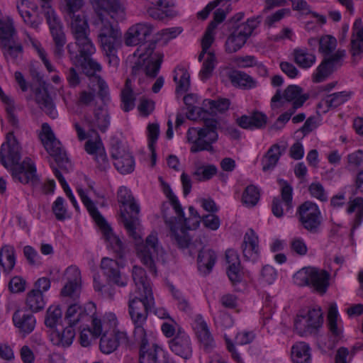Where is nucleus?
I'll list each match as a JSON object with an SVG mask.
<instances>
[{
    "label": "nucleus",
    "mask_w": 363,
    "mask_h": 363,
    "mask_svg": "<svg viewBox=\"0 0 363 363\" xmlns=\"http://www.w3.org/2000/svg\"><path fill=\"white\" fill-rule=\"evenodd\" d=\"M94 12L92 26L97 33L103 54L109 66L119 64L118 51L121 47V33L109 20L122 21L125 18V9L121 0H89Z\"/></svg>",
    "instance_id": "obj_1"
},
{
    "label": "nucleus",
    "mask_w": 363,
    "mask_h": 363,
    "mask_svg": "<svg viewBox=\"0 0 363 363\" xmlns=\"http://www.w3.org/2000/svg\"><path fill=\"white\" fill-rule=\"evenodd\" d=\"M118 201L123 206H128L134 215L128 211L121 212V216L123 225L129 235L135 242L136 252L140 262L154 275H157L156 259L160 250L157 234L151 233L143 242L142 225L138 217L140 206L135 203L130 191L124 186L118 191Z\"/></svg>",
    "instance_id": "obj_2"
},
{
    "label": "nucleus",
    "mask_w": 363,
    "mask_h": 363,
    "mask_svg": "<svg viewBox=\"0 0 363 363\" xmlns=\"http://www.w3.org/2000/svg\"><path fill=\"white\" fill-rule=\"evenodd\" d=\"M153 27L146 23H136L128 28L125 34V44L128 46L140 45L137 49L138 58L132 67V76L145 74L151 79L155 78L163 61L162 52L155 51L156 40L145 44L152 35Z\"/></svg>",
    "instance_id": "obj_3"
},
{
    "label": "nucleus",
    "mask_w": 363,
    "mask_h": 363,
    "mask_svg": "<svg viewBox=\"0 0 363 363\" xmlns=\"http://www.w3.org/2000/svg\"><path fill=\"white\" fill-rule=\"evenodd\" d=\"M203 108L191 106L188 107L186 117L193 121L199 118L203 119L201 128H190L186 133L189 143H191V152L196 153L201 151L213 152V144L218 139V129L219 122L214 118H204L202 114L206 112Z\"/></svg>",
    "instance_id": "obj_4"
},
{
    "label": "nucleus",
    "mask_w": 363,
    "mask_h": 363,
    "mask_svg": "<svg viewBox=\"0 0 363 363\" xmlns=\"http://www.w3.org/2000/svg\"><path fill=\"white\" fill-rule=\"evenodd\" d=\"M189 211L193 218H185L184 212L183 216L177 214V218H171L169 220L165 218V223L170 230L169 235L171 241L180 249L192 248L194 245L191 243L186 230L196 229L201 221V217L194 207L190 206Z\"/></svg>",
    "instance_id": "obj_5"
},
{
    "label": "nucleus",
    "mask_w": 363,
    "mask_h": 363,
    "mask_svg": "<svg viewBox=\"0 0 363 363\" xmlns=\"http://www.w3.org/2000/svg\"><path fill=\"white\" fill-rule=\"evenodd\" d=\"M152 293L146 294L130 293L128 300V313L134 325L133 336L141 339L146 330V323L149 311L154 306Z\"/></svg>",
    "instance_id": "obj_6"
},
{
    "label": "nucleus",
    "mask_w": 363,
    "mask_h": 363,
    "mask_svg": "<svg viewBox=\"0 0 363 363\" xmlns=\"http://www.w3.org/2000/svg\"><path fill=\"white\" fill-rule=\"evenodd\" d=\"M77 192L84 205L86 206L90 215L100 228L103 236L108 242L109 247L116 253L118 258H123L125 253V247L122 241L113 233L111 228L100 214L94 203L88 197L84 191L80 188L77 189Z\"/></svg>",
    "instance_id": "obj_7"
},
{
    "label": "nucleus",
    "mask_w": 363,
    "mask_h": 363,
    "mask_svg": "<svg viewBox=\"0 0 363 363\" xmlns=\"http://www.w3.org/2000/svg\"><path fill=\"white\" fill-rule=\"evenodd\" d=\"M262 16L250 18L245 23L231 28V33L225 42V50L228 53H233L239 50L246 43L262 21Z\"/></svg>",
    "instance_id": "obj_8"
},
{
    "label": "nucleus",
    "mask_w": 363,
    "mask_h": 363,
    "mask_svg": "<svg viewBox=\"0 0 363 363\" xmlns=\"http://www.w3.org/2000/svg\"><path fill=\"white\" fill-rule=\"evenodd\" d=\"M330 274L325 270L314 267H303L294 276V282L298 286L311 285L316 291L323 294L329 286Z\"/></svg>",
    "instance_id": "obj_9"
},
{
    "label": "nucleus",
    "mask_w": 363,
    "mask_h": 363,
    "mask_svg": "<svg viewBox=\"0 0 363 363\" xmlns=\"http://www.w3.org/2000/svg\"><path fill=\"white\" fill-rule=\"evenodd\" d=\"M42 1H43L42 9H43V13L55 44L54 55L60 58L64 54V46L66 43V38L62 29V25L55 11L50 5V0Z\"/></svg>",
    "instance_id": "obj_10"
},
{
    "label": "nucleus",
    "mask_w": 363,
    "mask_h": 363,
    "mask_svg": "<svg viewBox=\"0 0 363 363\" xmlns=\"http://www.w3.org/2000/svg\"><path fill=\"white\" fill-rule=\"evenodd\" d=\"M297 215L304 229L312 233L318 232L322 223V216L315 203L309 201H305L298 206Z\"/></svg>",
    "instance_id": "obj_11"
},
{
    "label": "nucleus",
    "mask_w": 363,
    "mask_h": 363,
    "mask_svg": "<svg viewBox=\"0 0 363 363\" xmlns=\"http://www.w3.org/2000/svg\"><path fill=\"white\" fill-rule=\"evenodd\" d=\"M84 122L89 131L93 133H106L111 125V114L106 104L96 106L92 115H85Z\"/></svg>",
    "instance_id": "obj_12"
},
{
    "label": "nucleus",
    "mask_w": 363,
    "mask_h": 363,
    "mask_svg": "<svg viewBox=\"0 0 363 363\" xmlns=\"http://www.w3.org/2000/svg\"><path fill=\"white\" fill-rule=\"evenodd\" d=\"M13 179L22 184H30L34 186L38 183L36 168L30 158L26 157L22 162L10 165L8 168Z\"/></svg>",
    "instance_id": "obj_13"
},
{
    "label": "nucleus",
    "mask_w": 363,
    "mask_h": 363,
    "mask_svg": "<svg viewBox=\"0 0 363 363\" xmlns=\"http://www.w3.org/2000/svg\"><path fill=\"white\" fill-rule=\"evenodd\" d=\"M111 155L114 160V166L123 174L131 173L135 168V160L132 155L123 147L122 144L116 141L112 143Z\"/></svg>",
    "instance_id": "obj_14"
},
{
    "label": "nucleus",
    "mask_w": 363,
    "mask_h": 363,
    "mask_svg": "<svg viewBox=\"0 0 363 363\" xmlns=\"http://www.w3.org/2000/svg\"><path fill=\"white\" fill-rule=\"evenodd\" d=\"M89 33L74 35L75 45L77 47L78 52L74 50V45L72 43L67 45V48L69 55L70 60L74 63L84 58L88 59L89 57L95 52L96 48L91 40L89 37Z\"/></svg>",
    "instance_id": "obj_15"
},
{
    "label": "nucleus",
    "mask_w": 363,
    "mask_h": 363,
    "mask_svg": "<svg viewBox=\"0 0 363 363\" xmlns=\"http://www.w3.org/2000/svg\"><path fill=\"white\" fill-rule=\"evenodd\" d=\"M279 183L281 185V198L277 196L273 199L272 211L276 217L281 218L284 212H288L293 208V188L283 179H279Z\"/></svg>",
    "instance_id": "obj_16"
},
{
    "label": "nucleus",
    "mask_w": 363,
    "mask_h": 363,
    "mask_svg": "<svg viewBox=\"0 0 363 363\" xmlns=\"http://www.w3.org/2000/svg\"><path fill=\"white\" fill-rule=\"evenodd\" d=\"M344 56V50H337L335 53L325 57L313 74V81L315 83L325 81L335 70L342 65V60Z\"/></svg>",
    "instance_id": "obj_17"
},
{
    "label": "nucleus",
    "mask_w": 363,
    "mask_h": 363,
    "mask_svg": "<svg viewBox=\"0 0 363 363\" xmlns=\"http://www.w3.org/2000/svg\"><path fill=\"white\" fill-rule=\"evenodd\" d=\"M169 347L173 353L184 359H189L192 356L190 337L183 330H178L175 336L169 341Z\"/></svg>",
    "instance_id": "obj_18"
},
{
    "label": "nucleus",
    "mask_w": 363,
    "mask_h": 363,
    "mask_svg": "<svg viewBox=\"0 0 363 363\" xmlns=\"http://www.w3.org/2000/svg\"><path fill=\"white\" fill-rule=\"evenodd\" d=\"M20 146L12 135H7V141L2 144L0 150V161L6 167L18 162L21 160Z\"/></svg>",
    "instance_id": "obj_19"
},
{
    "label": "nucleus",
    "mask_w": 363,
    "mask_h": 363,
    "mask_svg": "<svg viewBox=\"0 0 363 363\" xmlns=\"http://www.w3.org/2000/svg\"><path fill=\"white\" fill-rule=\"evenodd\" d=\"M129 341L127 333L122 331H113L110 333H104L100 340V350L104 354H110L115 351L118 347L128 345Z\"/></svg>",
    "instance_id": "obj_20"
},
{
    "label": "nucleus",
    "mask_w": 363,
    "mask_h": 363,
    "mask_svg": "<svg viewBox=\"0 0 363 363\" xmlns=\"http://www.w3.org/2000/svg\"><path fill=\"white\" fill-rule=\"evenodd\" d=\"M94 310L95 305L93 303H89L84 308L74 303L67 308L65 318L67 320L68 324L72 326L79 323H87L91 318L89 312H93Z\"/></svg>",
    "instance_id": "obj_21"
},
{
    "label": "nucleus",
    "mask_w": 363,
    "mask_h": 363,
    "mask_svg": "<svg viewBox=\"0 0 363 363\" xmlns=\"http://www.w3.org/2000/svg\"><path fill=\"white\" fill-rule=\"evenodd\" d=\"M43 144L49 155L55 159L57 167L65 172H68L71 168V163L65 150L62 148L60 142L56 138H54L43 143Z\"/></svg>",
    "instance_id": "obj_22"
},
{
    "label": "nucleus",
    "mask_w": 363,
    "mask_h": 363,
    "mask_svg": "<svg viewBox=\"0 0 363 363\" xmlns=\"http://www.w3.org/2000/svg\"><path fill=\"white\" fill-rule=\"evenodd\" d=\"M101 268L109 281L118 286L127 285L128 279L121 274L119 264L116 260L108 257H104L101 262Z\"/></svg>",
    "instance_id": "obj_23"
},
{
    "label": "nucleus",
    "mask_w": 363,
    "mask_h": 363,
    "mask_svg": "<svg viewBox=\"0 0 363 363\" xmlns=\"http://www.w3.org/2000/svg\"><path fill=\"white\" fill-rule=\"evenodd\" d=\"M135 342L140 345L139 363H157L158 353L162 352V348L156 344L151 346L149 344L147 333L141 339L134 337Z\"/></svg>",
    "instance_id": "obj_24"
},
{
    "label": "nucleus",
    "mask_w": 363,
    "mask_h": 363,
    "mask_svg": "<svg viewBox=\"0 0 363 363\" xmlns=\"http://www.w3.org/2000/svg\"><path fill=\"white\" fill-rule=\"evenodd\" d=\"M67 283L61 290L63 296L74 297L77 295L81 283V273L76 267H69L65 273Z\"/></svg>",
    "instance_id": "obj_25"
},
{
    "label": "nucleus",
    "mask_w": 363,
    "mask_h": 363,
    "mask_svg": "<svg viewBox=\"0 0 363 363\" xmlns=\"http://www.w3.org/2000/svg\"><path fill=\"white\" fill-rule=\"evenodd\" d=\"M192 328L199 341L203 345L206 350H208L213 346V336L206 322L201 315H196L192 323Z\"/></svg>",
    "instance_id": "obj_26"
},
{
    "label": "nucleus",
    "mask_w": 363,
    "mask_h": 363,
    "mask_svg": "<svg viewBox=\"0 0 363 363\" xmlns=\"http://www.w3.org/2000/svg\"><path fill=\"white\" fill-rule=\"evenodd\" d=\"M14 325L18 328L23 336L30 334L35 327L36 320L31 313L17 310L13 315Z\"/></svg>",
    "instance_id": "obj_27"
},
{
    "label": "nucleus",
    "mask_w": 363,
    "mask_h": 363,
    "mask_svg": "<svg viewBox=\"0 0 363 363\" xmlns=\"http://www.w3.org/2000/svg\"><path fill=\"white\" fill-rule=\"evenodd\" d=\"M35 101L39 107L50 118H55L57 111L52 100L45 87H37L34 89Z\"/></svg>",
    "instance_id": "obj_28"
},
{
    "label": "nucleus",
    "mask_w": 363,
    "mask_h": 363,
    "mask_svg": "<svg viewBox=\"0 0 363 363\" xmlns=\"http://www.w3.org/2000/svg\"><path fill=\"white\" fill-rule=\"evenodd\" d=\"M258 237L253 230L250 229L244 236L242 250L244 257L255 262L259 256Z\"/></svg>",
    "instance_id": "obj_29"
},
{
    "label": "nucleus",
    "mask_w": 363,
    "mask_h": 363,
    "mask_svg": "<svg viewBox=\"0 0 363 363\" xmlns=\"http://www.w3.org/2000/svg\"><path fill=\"white\" fill-rule=\"evenodd\" d=\"M267 117L265 114L255 111L251 115H243L236 120L238 125L244 129L262 128L267 124Z\"/></svg>",
    "instance_id": "obj_30"
},
{
    "label": "nucleus",
    "mask_w": 363,
    "mask_h": 363,
    "mask_svg": "<svg viewBox=\"0 0 363 363\" xmlns=\"http://www.w3.org/2000/svg\"><path fill=\"white\" fill-rule=\"evenodd\" d=\"M286 149V145H272L262 159V170L264 172L272 170L277 164L280 157Z\"/></svg>",
    "instance_id": "obj_31"
},
{
    "label": "nucleus",
    "mask_w": 363,
    "mask_h": 363,
    "mask_svg": "<svg viewBox=\"0 0 363 363\" xmlns=\"http://www.w3.org/2000/svg\"><path fill=\"white\" fill-rule=\"evenodd\" d=\"M225 259L228 264L227 274L230 280L233 284L240 281V262L237 252L231 249L226 250Z\"/></svg>",
    "instance_id": "obj_32"
},
{
    "label": "nucleus",
    "mask_w": 363,
    "mask_h": 363,
    "mask_svg": "<svg viewBox=\"0 0 363 363\" xmlns=\"http://www.w3.org/2000/svg\"><path fill=\"white\" fill-rule=\"evenodd\" d=\"M132 277L136 287L133 294H147L152 293L150 282L143 268L136 265L134 266L132 270Z\"/></svg>",
    "instance_id": "obj_33"
},
{
    "label": "nucleus",
    "mask_w": 363,
    "mask_h": 363,
    "mask_svg": "<svg viewBox=\"0 0 363 363\" xmlns=\"http://www.w3.org/2000/svg\"><path fill=\"white\" fill-rule=\"evenodd\" d=\"M3 55L7 60L16 61L21 57L23 46L16 38L0 42Z\"/></svg>",
    "instance_id": "obj_34"
},
{
    "label": "nucleus",
    "mask_w": 363,
    "mask_h": 363,
    "mask_svg": "<svg viewBox=\"0 0 363 363\" xmlns=\"http://www.w3.org/2000/svg\"><path fill=\"white\" fill-rule=\"evenodd\" d=\"M284 99L289 102H292V108L296 109L303 106L308 99V95L303 94V89L297 85H289L284 91Z\"/></svg>",
    "instance_id": "obj_35"
},
{
    "label": "nucleus",
    "mask_w": 363,
    "mask_h": 363,
    "mask_svg": "<svg viewBox=\"0 0 363 363\" xmlns=\"http://www.w3.org/2000/svg\"><path fill=\"white\" fill-rule=\"evenodd\" d=\"M73 35L89 33V28L84 13L78 12L65 18Z\"/></svg>",
    "instance_id": "obj_36"
},
{
    "label": "nucleus",
    "mask_w": 363,
    "mask_h": 363,
    "mask_svg": "<svg viewBox=\"0 0 363 363\" xmlns=\"http://www.w3.org/2000/svg\"><path fill=\"white\" fill-rule=\"evenodd\" d=\"M346 211L348 214L355 213L352 226V233L363 221V198L356 197L352 199H350L347 203Z\"/></svg>",
    "instance_id": "obj_37"
},
{
    "label": "nucleus",
    "mask_w": 363,
    "mask_h": 363,
    "mask_svg": "<svg viewBox=\"0 0 363 363\" xmlns=\"http://www.w3.org/2000/svg\"><path fill=\"white\" fill-rule=\"evenodd\" d=\"M216 261V255L211 250L201 249L198 255V268L205 274H209Z\"/></svg>",
    "instance_id": "obj_38"
},
{
    "label": "nucleus",
    "mask_w": 363,
    "mask_h": 363,
    "mask_svg": "<svg viewBox=\"0 0 363 363\" xmlns=\"http://www.w3.org/2000/svg\"><path fill=\"white\" fill-rule=\"evenodd\" d=\"M311 349L308 344L299 342L291 348V359L294 363H311Z\"/></svg>",
    "instance_id": "obj_39"
},
{
    "label": "nucleus",
    "mask_w": 363,
    "mask_h": 363,
    "mask_svg": "<svg viewBox=\"0 0 363 363\" xmlns=\"http://www.w3.org/2000/svg\"><path fill=\"white\" fill-rule=\"evenodd\" d=\"M350 97V94L347 91L333 93L326 96L318 104V107H326V112L329 108H335L347 101Z\"/></svg>",
    "instance_id": "obj_40"
},
{
    "label": "nucleus",
    "mask_w": 363,
    "mask_h": 363,
    "mask_svg": "<svg viewBox=\"0 0 363 363\" xmlns=\"http://www.w3.org/2000/svg\"><path fill=\"white\" fill-rule=\"evenodd\" d=\"M361 21L357 20L353 26L351 39V52L352 55H358L363 52V27Z\"/></svg>",
    "instance_id": "obj_41"
},
{
    "label": "nucleus",
    "mask_w": 363,
    "mask_h": 363,
    "mask_svg": "<svg viewBox=\"0 0 363 363\" xmlns=\"http://www.w3.org/2000/svg\"><path fill=\"white\" fill-rule=\"evenodd\" d=\"M229 79L233 86L242 89H251L256 86L255 81L246 73L234 70L229 74Z\"/></svg>",
    "instance_id": "obj_42"
},
{
    "label": "nucleus",
    "mask_w": 363,
    "mask_h": 363,
    "mask_svg": "<svg viewBox=\"0 0 363 363\" xmlns=\"http://www.w3.org/2000/svg\"><path fill=\"white\" fill-rule=\"evenodd\" d=\"M75 332L72 325L67 326L62 331H56L52 333V341L55 345L62 347H69L73 341Z\"/></svg>",
    "instance_id": "obj_43"
},
{
    "label": "nucleus",
    "mask_w": 363,
    "mask_h": 363,
    "mask_svg": "<svg viewBox=\"0 0 363 363\" xmlns=\"http://www.w3.org/2000/svg\"><path fill=\"white\" fill-rule=\"evenodd\" d=\"M293 55L295 62L302 68H309L315 62V56L308 52L306 49L296 48L294 50Z\"/></svg>",
    "instance_id": "obj_44"
},
{
    "label": "nucleus",
    "mask_w": 363,
    "mask_h": 363,
    "mask_svg": "<svg viewBox=\"0 0 363 363\" xmlns=\"http://www.w3.org/2000/svg\"><path fill=\"white\" fill-rule=\"evenodd\" d=\"M230 101L227 99H219L218 100L205 99L203 101V106L206 111L212 115L218 113H223L227 111L230 106Z\"/></svg>",
    "instance_id": "obj_45"
},
{
    "label": "nucleus",
    "mask_w": 363,
    "mask_h": 363,
    "mask_svg": "<svg viewBox=\"0 0 363 363\" xmlns=\"http://www.w3.org/2000/svg\"><path fill=\"white\" fill-rule=\"evenodd\" d=\"M16 259L13 247H6L0 252V268L6 273L10 272L15 266Z\"/></svg>",
    "instance_id": "obj_46"
},
{
    "label": "nucleus",
    "mask_w": 363,
    "mask_h": 363,
    "mask_svg": "<svg viewBox=\"0 0 363 363\" xmlns=\"http://www.w3.org/2000/svg\"><path fill=\"white\" fill-rule=\"evenodd\" d=\"M43 295L37 290H31L27 294L26 304L33 312L41 311L45 307Z\"/></svg>",
    "instance_id": "obj_47"
},
{
    "label": "nucleus",
    "mask_w": 363,
    "mask_h": 363,
    "mask_svg": "<svg viewBox=\"0 0 363 363\" xmlns=\"http://www.w3.org/2000/svg\"><path fill=\"white\" fill-rule=\"evenodd\" d=\"M16 38L13 22L9 17L0 18V42Z\"/></svg>",
    "instance_id": "obj_48"
},
{
    "label": "nucleus",
    "mask_w": 363,
    "mask_h": 363,
    "mask_svg": "<svg viewBox=\"0 0 363 363\" xmlns=\"http://www.w3.org/2000/svg\"><path fill=\"white\" fill-rule=\"evenodd\" d=\"M122 109L128 112L132 110L135 106V97L133 91L130 87V80L126 79L125 87L121 91Z\"/></svg>",
    "instance_id": "obj_49"
},
{
    "label": "nucleus",
    "mask_w": 363,
    "mask_h": 363,
    "mask_svg": "<svg viewBox=\"0 0 363 363\" xmlns=\"http://www.w3.org/2000/svg\"><path fill=\"white\" fill-rule=\"evenodd\" d=\"M303 315L313 332L319 328L323 323V313L320 307L310 308Z\"/></svg>",
    "instance_id": "obj_50"
},
{
    "label": "nucleus",
    "mask_w": 363,
    "mask_h": 363,
    "mask_svg": "<svg viewBox=\"0 0 363 363\" xmlns=\"http://www.w3.org/2000/svg\"><path fill=\"white\" fill-rule=\"evenodd\" d=\"M217 173V167L214 164L201 165L197 167L193 176L198 182L211 179Z\"/></svg>",
    "instance_id": "obj_51"
},
{
    "label": "nucleus",
    "mask_w": 363,
    "mask_h": 363,
    "mask_svg": "<svg viewBox=\"0 0 363 363\" xmlns=\"http://www.w3.org/2000/svg\"><path fill=\"white\" fill-rule=\"evenodd\" d=\"M216 62L217 61L215 54L213 52L209 51L207 53V57L204 59L202 69L199 72V75L202 80L208 79L211 76Z\"/></svg>",
    "instance_id": "obj_52"
},
{
    "label": "nucleus",
    "mask_w": 363,
    "mask_h": 363,
    "mask_svg": "<svg viewBox=\"0 0 363 363\" xmlns=\"http://www.w3.org/2000/svg\"><path fill=\"white\" fill-rule=\"evenodd\" d=\"M174 80L177 83V91H187L190 86V75L186 69L179 68L176 72Z\"/></svg>",
    "instance_id": "obj_53"
},
{
    "label": "nucleus",
    "mask_w": 363,
    "mask_h": 363,
    "mask_svg": "<svg viewBox=\"0 0 363 363\" xmlns=\"http://www.w3.org/2000/svg\"><path fill=\"white\" fill-rule=\"evenodd\" d=\"M259 199V189L254 185L247 186L242 196V202L250 206H254Z\"/></svg>",
    "instance_id": "obj_54"
},
{
    "label": "nucleus",
    "mask_w": 363,
    "mask_h": 363,
    "mask_svg": "<svg viewBox=\"0 0 363 363\" xmlns=\"http://www.w3.org/2000/svg\"><path fill=\"white\" fill-rule=\"evenodd\" d=\"M336 39L331 35H324L320 38L319 52L325 56L329 55L335 49Z\"/></svg>",
    "instance_id": "obj_55"
},
{
    "label": "nucleus",
    "mask_w": 363,
    "mask_h": 363,
    "mask_svg": "<svg viewBox=\"0 0 363 363\" xmlns=\"http://www.w3.org/2000/svg\"><path fill=\"white\" fill-rule=\"evenodd\" d=\"M51 167L53 170V172L58 179L59 182L62 185V187L63 188L66 195L69 199L71 202L72 203L73 206L75 207V208H78V205L77 203V201L74 196V195L72 193V191L70 188L69 187L68 184L65 181V178L63 177L62 174H61L60 171L57 169V167L54 166L52 164H51Z\"/></svg>",
    "instance_id": "obj_56"
},
{
    "label": "nucleus",
    "mask_w": 363,
    "mask_h": 363,
    "mask_svg": "<svg viewBox=\"0 0 363 363\" xmlns=\"http://www.w3.org/2000/svg\"><path fill=\"white\" fill-rule=\"evenodd\" d=\"M337 306L335 304H331L328 310V321L329 329L335 336H339L340 334V330L337 328Z\"/></svg>",
    "instance_id": "obj_57"
},
{
    "label": "nucleus",
    "mask_w": 363,
    "mask_h": 363,
    "mask_svg": "<svg viewBox=\"0 0 363 363\" xmlns=\"http://www.w3.org/2000/svg\"><path fill=\"white\" fill-rule=\"evenodd\" d=\"M62 1L65 4V18L78 12H82V8L84 4L83 0H62Z\"/></svg>",
    "instance_id": "obj_58"
},
{
    "label": "nucleus",
    "mask_w": 363,
    "mask_h": 363,
    "mask_svg": "<svg viewBox=\"0 0 363 363\" xmlns=\"http://www.w3.org/2000/svg\"><path fill=\"white\" fill-rule=\"evenodd\" d=\"M62 317V311L58 306H50L47 311V315L45 320L46 326L54 328L57 321Z\"/></svg>",
    "instance_id": "obj_59"
},
{
    "label": "nucleus",
    "mask_w": 363,
    "mask_h": 363,
    "mask_svg": "<svg viewBox=\"0 0 363 363\" xmlns=\"http://www.w3.org/2000/svg\"><path fill=\"white\" fill-rule=\"evenodd\" d=\"M163 186V191L167 197L169 199L171 205L174 208L176 214H178L180 216H183V209L177 198V196L173 194L170 186L169 184L162 182Z\"/></svg>",
    "instance_id": "obj_60"
},
{
    "label": "nucleus",
    "mask_w": 363,
    "mask_h": 363,
    "mask_svg": "<svg viewBox=\"0 0 363 363\" xmlns=\"http://www.w3.org/2000/svg\"><path fill=\"white\" fill-rule=\"evenodd\" d=\"M294 329L301 336L313 333L303 315H297L294 320Z\"/></svg>",
    "instance_id": "obj_61"
},
{
    "label": "nucleus",
    "mask_w": 363,
    "mask_h": 363,
    "mask_svg": "<svg viewBox=\"0 0 363 363\" xmlns=\"http://www.w3.org/2000/svg\"><path fill=\"white\" fill-rule=\"evenodd\" d=\"M96 135V140L93 141L91 140H89L85 143L84 148L86 152L89 155H96L99 154L100 152L104 150L103 146L102 141L101 138L98 133H94Z\"/></svg>",
    "instance_id": "obj_62"
},
{
    "label": "nucleus",
    "mask_w": 363,
    "mask_h": 363,
    "mask_svg": "<svg viewBox=\"0 0 363 363\" xmlns=\"http://www.w3.org/2000/svg\"><path fill=\"white\" fill-rule=\"evenodd\" d=\"M347 166L350 169L363 167V151L357 150L347 157Z\"/></svg>",
    "instance_id": "obj_63"
},
{
    "label": "nucleus",
    "mask_w": 363,
    "mask_h": 363,
    "mask_svg": "<svg viewBox=\"0 0 363 363\" xmlns=\"http://www.w3.org/2000/svg\"><path fill=\"white\" fill-rule=\"evenodd\" d=\"M95 79H96L98 89L97 95L104 102V104H106V102L110 100L108 86L106 82L99 76L96 77Z\"/></svg>",
    "instance_id": "obj_64"
}]
</instances>
